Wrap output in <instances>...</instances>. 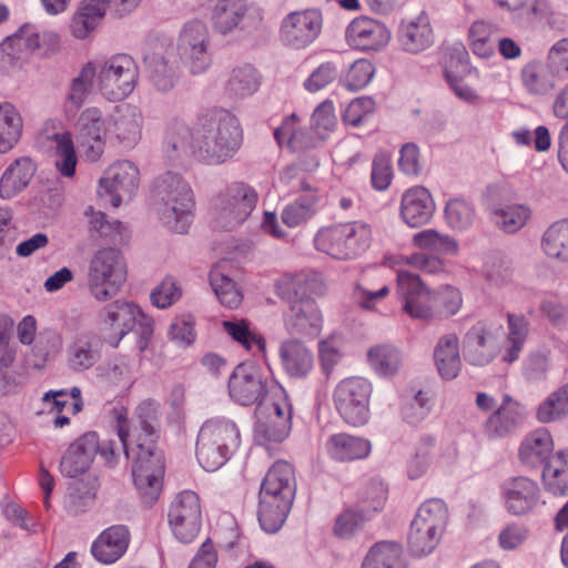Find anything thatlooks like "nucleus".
Here are the masks:
<instances>
[{
    "label": "nucleus",
    "instance_id": "12",
    "mask_svg": "<svg viewBox=\"0 0 568 568\" xmlns=\"http://www.w3.org/2000/svg\"><path fill=\"white\" fill-rule=\"evenodd\" d=\"M61 49L60 33L49 27L26 23L0 43V51L12 60L22 59L26 50L41 58H49Z\"/></svg>",
    "mask_w": 568,
    "mask_h": 568
},
{
    "label": "nucleus",
    "instance_id": "19",
    "mask_svg": "<svg viewBox=\"0 0 568 568\" xmlns=\"http://www.w3.org/2000/svg\"><path fill=\"white\" fill-rule=\"evenodd\" d=\"M503 326L480 321L474 324L463 339V355L474 366H486L500 352Z\"/></svg>",
    "mask_w": 568,
    "mask_h": 568
},
{
    "label": "nucleus",
    "instance_id": "22",
    "mask_svg": "<svg viewBox=\"0 0 568 568\" xmlns=\"http://www.w3.org/2000/svg\"><path fill=\"white\" fill-rule=\"evenodd\" d=\"M392 38L387 26L366 16L353 19L345 30V42L362 52H378L387 47Z\"/></svg>",
    "mask_w": 568,
    "mask_h": 568
},
{
    "label": "nucleus",
    "instance_id": "11",
    "mask_svg": "<svg viewBox=\"0 0 568 568\" xmlns=\"http://www.w3.org/2000/svg\"><path fill=\"white\" fill-rule=\"evenodd\" d=\"M274 387H282L266 371L253 363L236 366L229 379L231 398L243 406H250L274 398Z\"/></svg>",
    "mask_w": 568,
    "mask_h": 568
},
{
    "label": "nucleus",
    "instance_id": "27",
    "mask_svg": "<svg viewBox=\"0 0 568 568\" xmlns=\"http://www.w3.org/2000/svg\"><path fill=\"white\" fill-rule=\"evenodd\" d=\"M99 437L97 433L89 432L73 442L60 462L63 476L75 478L87 473L98 454Z\"/></svg>",
    "mask_w": 568,
    "mask_h": 568
},
{
    "label": "nucleus",
    "instance_id": "4",
    "mask_svg": "<svg viewBox=\"0 0 568 568\" xmlns=\"http://www.w3.org/2000/svg\"><path fill=\"white\" fill-rule=\"evenodd\" d=\"M397 295L402 302L403 311L412 318L428 321L432 320L444 301L447 315L457 313L462 305V297L456 290H446L438 294L429 290L418 275L408 271H397Z\"/></svg>",
    "mask_w": 568,
    "mask_h": 568
},
{
    "label": "nucleus",
    "instance_id": "46",
    "mask_svg": "<svg viewBox=\"0 0 568 568\" xmlns=\"http://www.w3.org/2000/svg\"><path fill=\"white\" fill-rule=\"evenodd\" d=\"M23 131V118L10 102H0V153H6L19 142Z\"/></svg>",
    "mask_w": 568,
    "mask_h": 568
},
{
    "label": "nucleus",
    "instance_id": "31",
    "mask_svg": "<svg viewBox=\"0 0 568 568\" xmlns=\"http://www.w3.org/2000/svg\"><path fill=\"white\" fill-rule=\"evenodd\" d=\"M523 89L531 97L542 98L554 92L562 80L545 60L532 59L519 72Z\"/></svg>",
    "mask_w": 568,
    "mask_h": 568
},
{
    "label": "nucleus",
    "instance_id": "38",
    "mask_svg": "<svg viewBox=\"0 0 568 568\" xmlns=\"http://www.w3.org/2000/svg\"><path fill=\"white\" fill-rule=\"evenodd\" d=\"M325 450L333 460L345 463L366 458L372 450V444L363 437L337 433L327 437Z\"/></svg>",
    "mask_w": 568,
    "mask_h": 568
},
{
    "label": "nucleus",
    "instance_id": "1",
    "mask_svg": "<svg viewBox=\"0 0 568 568\" xmlns=\"http://www.w3.org/2000/svg\"><path fill=\"white\" fill-rule=\"evenodd\" d=\"M139 429H131L123 417L118 419V436L123 452L132 462L133 484L146 505L154 504L162 491L164 476L163 453L154 446L155 427L139 416Z\"/></svg>",
    "mask_w": 568,
    "mask_h": 568
},
{
    "label": "nucleus",
    "instance_id": "20",
    "mask_svg": "<svg viewBox=\"0 0 568 568\" xmlns=\"http://www.w3.org/2000/svg\"><path fill=\"white\" fill-rule=\"evenodd\" d=\"M143 313L133 302L116 300L108 304L99 314L101 339L111 347H118Z\"/></svg>",
    "mask_w": 568,
    "mask_h": 568
},
{
    "label": "nucleus",
    "instance_id": "63",
    "mask_svg": "<svg viewBox=\"0 0 568 568\" xmlns=\"http://www.w3.org/2000/svg\"><path fill=\"white\" fill-rule=\"evenodd\" d=\"M442 536L439 531L412 523L407 537L408 549L417 557L429 555L438 546Z\"/></svg>",
    "mask_w": 568,
    "mask_h": 568
},
{
    "label": "nucleus",
    "instance_id": "60",
    "mask_svg": "<svg viewBox=\"0 0 568 568\" xmlns=\"http://www.w3.org/2000/svg\"><path fill=\"white\" fill-rule=\"evenodd\" d=\"M210 284L222 305L229 308H236L241 304V292L235 283L222 271L220 265L211 270Z\"/></svg>",
    "mask_w": 568,
    "mask_h": 568
},
{
    "label": "nucleus",
    "instance_id": "2",
    "mask_svg": "<svg viewBox=\"0 0 568 568\" xmlns=\"http://www.w3.org/2000/svg\"><path fill=\"white\" fill-rule=\"evenodd\" d=\"M194 158L209 165L227 162L240 150L243 131L239 119L226 110L213 111L194 128Z\"/></svg>",
    "mask_w": 568,
    "mask_h": 568
},
{
    "label": "nucleus",
    "instance_id": "37",
    "mask_svg": "<svg viewBox=\"0 0 568 568\" xmlns=\"http://www.w3.org/2000/svg\"><path fill=\"white\" fill-rule=\"evenodd\" d=\"M37 171L36 163L29 156L11 162L0 178V197L11 200L20 194L32 181Z\"/></svg>",
    "mask_w": 568,
    "mask_h": 568
},
{
    "label": "nucleus",
    "instance_id": "36",
    "mask_svg": "<svg viewBox=\"0 0 568 568\" xmlns=\"http://www.w3.org/2000/svg\"><path fill=\"white\" fill-rule=\"evenodd\" d=\"M101 357V342L91 332L74 336L67 351L68 366L73 372H85L93 367Z\"/></svg>",
    "mask_w": 568,
    "mask_h": 568
},
{
    "label": "nucleus",
    "instance_id": "45",
    "mask_svg": "<svg viewBox=\"0 0 568 568\" xmlns=\"http://www.w3.org/2000/svg\"><path fill=\"white\" fill-rule=\"evenodd\" d=\"M518 21H537L546 23L550 29L564 30L566 16L560 12L554 0H530L528 7L515 16Z\"/></svg>",
    "mask_w": 568,
    "mask_h": 568
},
{
    "label": "nucleus",
    "instance_id": "8",
    "mask_svg": "<svg viewBox=\"0 0 568 568\" xmlns=\"http://www.w3.org/2000/svg\"><path fill=\"white\" fill-rule=\"evenodd\" d=\"M128 270L123 255L116 248L99 250L88 270V288L99 302L113 298L126 281Z\"/></svg>",
    "mask_w": 568,
    "mask_h": 568
},
{
    "label": "nucleus",
    "instance_id": "52",
    "mask_svg": "<svg viewBox=\"0 0 568 568\" xmlns=\"http://www.w3.org/2000/svg\"><path fill=\"white\" fill-rule=\"evenodd\" d=\"M507 322L508 334L505 348L501 354V359L503 362L510 364L519 358L528 336L529 322L524 315L511 313L507 315Z\"/></svg>",
    "mask_w": 568,
    "mask_h": 568
},
{
    "label": "nucleus",
    "instance_id": "62",
    "mask_svg": "<svg viewBox=\"0 0 568 568\" xmlns=\"http://www.w3.org/2000/svg\"><path fill=\"white\" fill-rule=\"evenodd\" d=\"M150 81L159 92L172 90L178 81V68L165 55L153 58L150 63Z\"/></svg>",
    "mask_w": 568,
    "mask_h": 568
},
{
    "label": "nucleus",
    "instance_id": "7",
    "mask_svg": "<svg viewBox=\"0 0 568 568\" xmlns=\"http://www.w3.org/2000/svg\"><path fill=\"white\" fill-rule=\"evenodd\" d=\"M89 62L94 64L97 89L106 100L121 101L134 91L139 69L130 55L114 54Z\"/></svg>",
    "mask_w": 568,
    "mask_h": 568
},
{
    "label": "nucleus",
    "instance_id": "25",
    "mask_svg": "<svg viewBox=\"0 0 568 568\" xmlns=\"http://www.w3.org/2000/svg\"><path fill=\"white\" fill-rule=\"evenodd\" d=\"M555 443L551 433L539 427L528 432L521 439L517 458L519 464L527 470L539 469L554 456Z\"/></svg>",
    "mask_w": 568,
    "mask_h": 568
},
{
    "label": "nucleus",
    "instance_id": "55",
    "mask_svg": "<svg viewBox=\"0 0 568 568\" xmlns=\"http://www.w3.org/2000/svg\"><path fill=\"white\" fill-rule=\"evenodd\" d=\"M447 519L448 510L445 503L439 498H430L418 507L412 523L444 534Z\"/></svg>",
    "mask_w": 568,
    "mask_h": 568
},
{
    "label": "nucleus",
    "instance_id": "21",
    "mask_svg": "<svg viewBox=\"0 0 568 568\" xmlns=\"http://www.w3.org/2000/svg\"><path fill=\"white\" fill-rule=\"evenodd\" d=\"M201 504L192 490L180 491L171 501L168 513L169 525L181 542H192L201 529Z\"/></svg>",
    "mask_w": 568,
    "mask_h": 568
},
{
    "label": "nucleus",
    "instance_id": "9",
    "mask_svg": "<svg viewBox=\"0 0 568 568\" xmlns=\"http://www.w3.org/2000/svg\"><path fill=\"white\" fill-rule=\"evenodd\" d=\"M176 51L182 65L190 74L206 73L213 63L209 27L201 20L185 22L178 36Z\"/></svg>",
    "mask_w": 568,
    "mask_h": 568
},
{
    "label": "nucleus",
    "instance_id": "39",
    "mask_svg": "<svg viewBox=\"0 0 568 568\" xmlns=\"http://www.w3.org/2000/svg\"><path fill=\"white\" fill-rule=\"evenodd\" d=\"M280 358L283 369L295 378L307 376L314 366L313 353L298 339L284 341L280 347Z\"/></svg>",
    "mask_w": 568,
    "mask_h": 568
},
{
    "label": "nucleus",
    "instance_id": "23",
    "mask_svg": "<svg viewBox=\"0 0 568 568\" xmlns=\"http://www.w3.org/2000/svg\"><path fill=\"white\" fill-rule=\"evenodd\" d=\"M526 416L525 406L505 394L501 403L485 420L483 432L488 439L505 438L524 424Z\"/></svg>",
    "mask_w": 568,
    "mask_h": 568
},
{
    "label": "nucleus",
    "instance_id": "64",
    "mask_svg": "<svg viewBox=\"0 0 568 568\" xmlns=\"http://www.w3.org/2000/svg\"><path fill=\"white\" fill-rule=\"evenodd\" d=\"M375 74L374 64L364 58L355 60L345 70L341 78L339 83L349 91H358L364 89L373 79Z\"/></svg>",
    "mask_w": 568,
    "mask_h": 568
},
{
    "label": "nucleus",
    "instance_id": "50",
    "mask_svg": "<svg viewBox=\"0 0 568 568\" xmlns=\"http://www.w3.org/2000/svg\"><path fill=\"white\" fill-rule=\"evenodd\" d=\"M339 223L320 229L314 239V247L338 261L352 260Z\"/></svg>",
    "mask_w": 568,
    "mask_h": 568
},
{
    "label": "nucleus",
    "instance_id": "16",
    "mask_svg": "<svg viewBox=\"0 0 568 568\" xmlns=\"http://www.w3.org/2000/svg\"><path fill=\"white\" fill-rule=\"evenodd\" d=\"M140 185V170L130 160H121L105 169L98 184L99 196L118 207L130 201Z\"/></svg>",
    "mask_w": 568,
    "mask_h": 568
},
{
    "label": "nucleus",
    "instance_id": "40",
    "mask_svg": "<svg viewBox=\"0 0 568 568\" xmlns=\"http://www.w3.org/2000/svg\"><path fill=\"white\" fill-rule=\"evenodd\" d=\"M434 362L442 378L450 381L457 377L462 368L459 338L455 333L439 337L434 348Z\"/></svg>",
    "mask_w": 568,
    "mask_h": 568
},
{
    "label": "nucleus",
    "instance_id": "34",
    "mask_svg": "<svg viewBox=\"0 0 568 568\" xmlns=\"http://www.w3.org/2000/svg\"><path fill=\"white\" fill-rule=\"evenodd\" d=\"M445 52V79L455 93V95L462 101L478 105L481 102L480 95L468 85L462 78H459L453 70L454 64L466 67L468 61V52L463 43H454L444 49Z\"/></svg>",
    "mask_w": 568,
    "mask_h": 568
},
{
    "label": "nucleus",
    "instance_id": "48",
    "mask_svg": "<svg viewBox=\"0 0 568 568\" xmlns=\"http://www.w3.org/2000/svg\"><path fill=\"white\" fill-rule=\"evenodd\" d=\"M535 417L540 424H552L568 417V382L549 393L536 407Z\"/></svg>",
    "mask_w": 568,
    "mask_h": 568
},
{
    "label": "nucleus",
    "instance_id": "42",
    "mask_svg": "<svg viewBox=\"0 0 568 568\" xmlns=\"http://www.w3.org/2000/svg\"><path fill=\"white\" fill-rule=\"evenodd\" d=\"M257 71L250 64L231 70L224 82V95L231 100H243L253 95L260 88Z\"/></svg>",
    "mask_w": 568,
    "mask_h": 568
},
{
    "label": "nucleus",
    "instance_id": "41",
    "mask_svg": "<svg viewBox=\"0 0 568 568\" xmlns=\"http://www.w3.org/2000/svg\"><path fill=\"white\" fill-rule=\"evenodd\" d=\"M532 216L526 203H499L491 209L494 224L506 234H515L527 225Z\"/></svg>",
    "mask_w": 568,
    "mask_h": 568
},
{
    "label": "nucleus",
    "instance_id": "29",
    "mask_svg": "<svg viewBox=\"0 0 568 568\" xmlns=\"http://www.w3.org/2000/svg\"><path fill=\"white\" fill-rule=\"evenodd\" d=\"M435 209L430 192L424 186L416 185L402 194L399 216L409 227H419L430 221Z\"/></svg>",
    "mask_w": 568,
    "mask_h": 568
},
{
    "label": "nucleus",
    "instance_id": "58",
    "mask_svg": "<svg viewBox=\"0 0 568 568\" xmlns=\"http://www.w3.org/2000/svg\"><path fill=\"white\" fill-rule=\"evenodd\" d=\"M111 119H106L97 106L84 109L78 119V131L81 139H105L110 135Z\"/></svg>",
    "mask_w": 568,
    "mask_h": 568
},
{
    "label": "nucleus",
    "instance_id": "49",
    "mask_svg": "<svg viewBox=\"0 0 568 568\" xmlns=\"http://www.w3.org/2000/svg\"><path fill=\"white\" fill-rule=\"evenodd\" d=\"M222 326L224 332L247 352L254 355L265 353V339L252 327L248 321L233 318L223 321Z\"/></svg>",
    "mask_w": 568,
    "mask_h": 568
},
{
    "label": "nucleus",
    "instance_id": "26",
    "mask_svg": "<svg viewBox=\"0 0 568 568\" xmlns=\"http://www.w3.org/2000/svg\"><path fill=\"white\" fill-rule=\"evenodd\" d=\"M110 123L109 136L122 150H132L141 141L143 114L138 106L124 104L118 108Z\"/></svg>",
    "mask_w": 568,
    "mask_h": 568
},
{
    "label": "nucleus",
    "instance_id": "56",
    "mask_svg": "<svg viewBox=\"0 0 568 568\" xmlns=\"http://www.w3.org/2000/svg\"><path fill=\"white\" fill-rule=\"evenodd\" d=\"M390 290L385 283L376 285L368 274H364L355 285L353 297L363 310L373 311L384 301Z\"/></svg>",
    "mask_w": 568,
    "mask_h": 568
},
{
    "label": "nucleus",
    "instance_id": "53",
    "mask_svg": "<svg viewBox=\"0 0 568 568\" xmlns=\"http://www.w3.org/2000/svg\"><path fill=\"white\" fill-rule=\"evenodd\" d=\"M246 0H219L214 13V26L221 33L236 28L246 13Z\"/></svg>",
    "mask_w": 568,
    "mask_h": 568
},
{
    "label": "nucleus",
    "instance_id": "10",
    "mask_svg": "<svg viewBox=\"0 0 568 568\" xmlns=\"http://www.w3.org/2000/svg\"><path fill=\"white\" fill-rule=\"evenodd\" d=\"M373 384L362 376L341 379L333 390V403L341 418L348 425L358 427L367 424L371 417Z\"/></svg>",
    "mask_w": 568,
    "mask_h": 568
},
{
    "label": "nucleus",
    "instance_id": "57",
    "mask_svg": "<svg viewBox=\"0 0 568 568\" xmlns=\"http://www.w3.org/2000/svg\"><path fill=\"white\" fill-rule=\"evenodd\" d=\"M368 363L372 368L383 377L395 375L402 365V354L389 345L372 347L367 353Z\"/></svg>",
    "mask_w": 568,
    "mask_h": 568
},
{
    "label": "nucleus",
    "instance_id": "35",
    "mask_svg": "<svg viewBox=\"0 0 568 568\" xmlns=\"http://www.w3.org/2000/svg\"><path fill=\"white\" fill-rule=\"evenodd\" d=\"M194 129L185 123L173 121L165 131L163 141V156L172 165L184 163L191 155L194 156Z\"/></svg>",
    "mask_w": 568,
    "mask_h": 568
},
{
    "label": "nucleus",
    "instance_id": "6",
    "mask_svg": "<svg viewBox=\"0 0 568 568\" xmlns=\"http://www.w3.org/2000/svg\"><path fill=\"white\" fill-rule=\"evenodd\" d=\"M240 445V429L233 420L225 417L207 419L197 434V462L206 471H215L231 459Z\"/></svg>",
    "mask_w": 568,
    "mask_h": 568
},
{
    "label": "nucleus",
    "instance_id": "33",
    "mask_svg": "<svg viewBox=\"0 0 568 568\" xmlns=\"http://www.w3.org/2000/svg\"><path fill=\"white\" fill-rule=\"evenodd\" d=\"M130 530L124 525L104 529L92 542L91 554L101 564L112 565L124 556L130 545Z\"/></svg>",
    "mask_w": 568,
    "mask_h": 568
},
{
    "label": "nucleus",
    "instance_id": "15",
    "mask_svg": "<svg viewBox=\"0 0 568 568\" xmlns=\"http://www.w3.org/2000/svg\"><path fill=\"white\" fill-rule=\"evenodd\" d=\"M258 202L256 190L244 182L227 184L215 199L217 220L222 227L241 225L255 210Z\"/></svg>",
    "mask_w": 568,
    "mask_h": 568
},
{
    "label": "nucleus",
    "instance_id": "13",
    "mask_svg": "<svg viewBox=\"0 0 568 568\" xmlns=\"http://www.w3.org/2000/svg\"><path fill=\"white\" fill-rule=\"evenodd\" d=\"M257 422L254 428L258 443H281L292 427V407L283 387H274V398L256 406Z\"/></svg>",
    "mask_w": 568,
    "mask_h": 568
},
{
    "label": "nucleus",
    "instance_id": "54",
    "mask_svg": "<svg viewBox=\"0 0 568 568\" xmlns=\"http://www.w3.org/2000/svg\"><path fill=\"white\" fill-rule=\"evenodd\" d=\"M97 88V79L94 75V64L87 62L82 65L77 77L70 83L67 94V103L73 110H79L87 101L93 88Z\"/></svg>",
    "mask_w": 568,
    "mask_h": 568
},
{
    "label": "nucleus",
    "instance_id": "44",
    "mask_svg": "<svg viewBox=\"0 0 568 568\" xmlns=\"http://www.w3.org/2000/svg\"><path fill=\"white\" fill-rule=\"evenodd\" d=\"M542 484L549 493L557 496L568 494V447L554 454L542 468Z\"/></svg>",
    "mask_w": 568,
    "mask_h": 568
},
{
    "label": "nucleus",
    "instance_id": "59",
    "mask_svg": "<svg viewBox=\"0 0 568 568\" xmlns=\"http://www.w3.org/2000/svg\"><path fill=\"white\" fill-rule=\"evenodd\" d=\"M343 235L351 257L356 258L363 254L371 245L373 233L372 227L368 223L363 221H353L346 223H339Z\"/></svg>",
    "mask_w": 568,
    "mask_h": 568
},
{
    "label": "nucleus",
    "instance_id": "14",
    "mask_svg": "<svg viewBox=\"0 0 568 568\" xmlns=\"http://www.w3.org/2000/svg\"><path fill=\"white\" fill-rule=\"evenodd\" d=\"M36 145L52 160L61 176L72 179L75 175L78 154L69 131L54 122H48L38 133Z\"/></svg>",
    "mask_w": 568,
    "mask_h": 568
},
{
    "label": "nucleus",
    "instance_id": "5",
    "mask_svg": "<svg viewBox=\"0 0 568 568\" xmlns=\"http://www.w3.org/2000/svg\"><path fill=\"white\" fill-rule=\"evenodd\" d=\"M154 196L160 202V216L164 225L175 233L187 232L195 206L190 184L171 171L160 175L154 183Z\"/></svg>",
    "mask_w": 568,
    "mask_h": 568
},
{
    "label": "nucleus",
    "instance_id": "51",
    "mask_svg": "<svg viewBox=\"0 0 568 568\" xmlns=\"http://www.w3.org/2000/svg\"><path fill=\"white\" fill-rule=\"evenodd\" d=\"M362 568H406L400 545L394 541L375 544L367 552Z\"/></svg>",
    "mask_w": 568,
    "mask_h": 568
},
{
    "label": "nucleus",
    "instance_id": "3",
    "mask_svg": "<svg viewBox=\"0 0 568 568\" xmlns=\"http://www.w3.org/2000/svg\"><path fill=\"white\" fill-rule=\"evenodd\" d=\"M293 466L276 462L268 469L260 489L258 521L262 529L274 534L281 529L295 497Z\"/></svg>",
    "mask_w": 568,
    "mask_h": 568
},
{
    "label": "nucleus",
    "instance_id": "17",
    "mask_svg": "<svg viewBox=\"0 0 568 568\" xmlns=\"http://www.w3.org/2000/svg\"><path fill=\"white\" fill-rule=\"evenodd\" d=\"M499 497L504 509L515 517L529 516L545 505L538 481L524 475L506 478L499 485Z\"/></svg>",
    "mask_w": 568,
    "mask_h": 568
},
{
    "label": "nucleus",
    "instance_id": "24",
    "mask_svg": "<svg viewBox=\"0 0 568 568\" xmlns=\"http://www.w3.org/2000/svg\"><path fill=\"white\" fill-rule=\"evenodd\" d=\"M397 42L402 51L409 54H418L428 50L435 42V33L427 13L400 20L397 33Z\"/></svg>",
    "mask_w": 568,
    "mask_h": 568
},
{
    "label": "nucleus",
    "instance_id": "32",
    "mask_svg": "<svg viewBox=\"0 0 568 568\" xmlns=\"http://www.w3.org/2000/svg\"><path fill=\"white\" fill-rule=\"evenodd\" d=\"M109 0H81L69 22V32L77 40L90 38L102 23Z\"/></svg>",
    "mask_w": 568,
    "mask_h": 568
},
{
    "label": "nucleus",
    "instance_id": "28",
    "mask_svg": "<svg viewBox=\"0 0 568 568\" xmlns=\"http://www.w3.org/2000/svg\"><path fill=\"white\" fill-rule=\"evenodd\" d=\"M302 194L285 204L281 211V220L290 229L306 224L321 210L322 193L305 181L300 182Z\"/></svg>",
    "mask_w": 568,
    "mask_h": 568
},
{
    "label": "nucleus",
    "instance_id": "43",
    "mask_svg": "<svg viewBox=\"0 0 568 568\" xmlns=\"http://www.w3.org/2000/svg\"><path fill=\"white\" fill-rule=\"evenodd\" d=\"M540 250L551 261L568 263V219L551 223L542 232Z\"/></svg>",
    "mask_w": 568,
    "mask_h": 568
},
{
    "label": "nucleus",
    "instance_id": "18",
    "mask_svg": "<svg viewBox=\"0 0 568 568\" xmlns=\"http://www.w3.org/2000/svg\"><path fill=\"white\" fill-rule=\"evenodd\" d=\"M323 16L320 10L304 9L287 13L280 24V41L290 50H304L321 36Z\"/></svg>",
    "mask_w": 568,
    "mask_h": 568
},
{
    "label": "nucleus",
    "instance_id": "61",
    "mask_svg": "<svg viewBox=\"0 0 568 568\" xmlns=\"http://www.w3.org/2000/svg\"><path fill=\"white\" fill-rule=\"evenodd\" d=\"M495 26L490 22L477 20L468 29V42L471 51L479 58H490L495 52L493 34Z\"/></svg>",
    "mask_w": 568,
    "mask_h": 568
},
{
    "label": "nucleus",
    "instance_id": "30",
    "mask_svg": "<svg viewBox=\"0 0 568 568\" xmlns=\"http://www.w3.org/2000/svg\"><path fill=\"white\" fill-rule=\"evenodd\" d=\"M285 327L291 334L316 337L323 327V315L315 301H295L285 315Z\"/></svg>",
    "mask_w": 568,
    "mask_h": 568
},
{
    "label": "nucleus",
    "instance_id": "47",
    "mask_svg": "<svg viewBox=\"0 0 568 568\" xmlns=\"http://www.w3.org/2000/svg\"><path fill=\"white\" fill-rule=\"evenodd\" d=\"M412 243L420 251L438 256H455L458 254V242L449 234L435 229H426L413 235Z\"/></svg>",
    "mask_w": 568,
    "mask_h": 568
}]
</instances>
